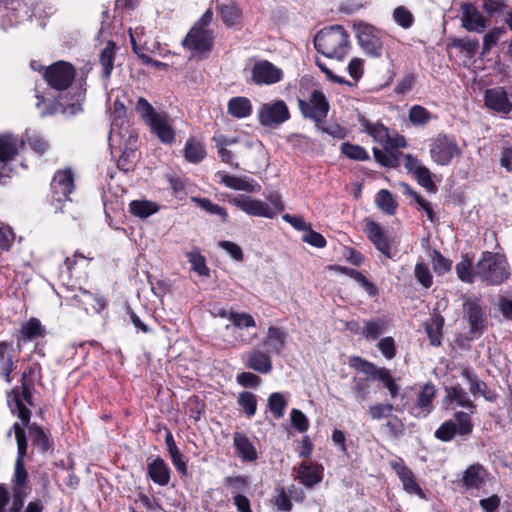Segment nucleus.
<instances>
[{
    "instance_id": "46",
    "label": "nucleus",
    "mask_w": 512,
    "mask_h": 512,
    "mask_svg": "<svg viewBox=\"0 0 512 512\" xmlns=\"http://www.w3.org/2000/svg\"><path fill=\"white\" fill-rule=\"evenodd\" d=\"M193 201L209 214L218 215L224 222L227 220L228 214L222 206L213 203L211 200L207 198L194 197Z\"/></svg>"
},
{
    "instance_id": "57",
    "label": "nucleus",
    "mask_w": 512,
    "mask_h": 512,
    "mask_svg": "<svg viewBox=\"0 0 512 512\" xmlns=\"http://www.w3.org/2000/svg\"><path fill=\"white\" fill-rule=\"evenodd\" d=\"M414 176L416 177L418 184L425 188L428 192L436 191V186L431 178V172L427 167L422 165L420 169L416 171Z\"/></svg>"
},
{
    "instance_id": "11",
    "label": "nucleus",
    "mask_w": 512,
    "mask_h": 512,
    "mask_svg": "<svg viewBox=\"0 0 512 512\" xmlns=\"http://www.w3.org/2000/svg\"><path fill=\"white\" fill-rule=\"evenodd\" d=\"M113 117L115 121L111 125L110 133H109V144L111 147H114L115 145H118V147L121 149V142L124 139L125 140V149L127 150V145H132L136 143L137 136L129 133L128 137L126 138L125 134H122L121 129L123 125L126 123L125 121V114H126V108L123 103L116 100L114 102L113 106Z\"/></svg>"
},
{
    "instance_id": "58",
    "label": "nucleus",
    "mask_w": 512,
    "mask_h": 512,
    "mask_svg": "<svg viewBox=\"0 0 512 512\" xmlns=\"http://www.w3.org/2000/svg\"><path fill=\"white\" fill-rule=\"evenodd\" d=\"M409 120L414 125H425L430 120V113L424 107L414 105L409 110Z\"/></svg>"
},
{
    "instance_id": "41",
    "label": "nucleus",
    "mask_w": 512,
    "mask_h": 512,
    "mask_svg": "<svg viewBox=\"0 0 512 512\" xmlns=\"http://www.w3.org/2000/svg\"><path fill=\"white\" fill-rule=\"evenodd\" d=\"M237 403L247 415L251 418L256 414L257 411V398L256 395L249 391H243L239 393Z\"/></svg>"
},
{
    "instance_id": "5",
    "label": "nucleus",
    "mask_w": 512,
    "mask_h": 512,
    "mask_svg": "<svg viewBox=\"0 0 512 512\" xmlns=\"http://www.w3.org/2000/svg\"><path fill=\"white\" fill-rule=\"evenodd\" d=\"M462 309L463 318L469 326V333L473 337L481 336L487 328V306L477 297H464Z\"/></svg>"
},
{
    "instance_id": "40",
    "label": "nucleus",
    "mask_w": 512,
    "mask_h": 512,
    "mask_svg": "<svg viewBox=\"0 0 512 512\" xmlns=\"http://www.w3.org/2000/svg\"><path fill=\"white\" fill-rule=\"evenodd\" d=\"M268 407L276 419H280L285 414L287 400L280 392H273L268 397Z\"/></svg>"
},
{
    "instance_id": "4",
    "label": "nucleus",
    "mask_w": 512,
    "mask_h": 512,
    "mask_svg": "<svg viewBox=\"0 0 512 512\" xmlns=\"http://www.w3.org/2000/svg\"><path fill=\"white\" fill-rule=\"evenodd\" d=\"M358 45L364 54L371 58H381L385 51L383 33L375 26L357 21L353 24Z\"/></svg>"
},
{
    "instance_id": "13",
    "label": "nucleus",
    "mask_w": 512,
    "mask_h": 512,
    "mask_svg": "<svg viewBox=\"0 0 512 512\" xmlns=\"http://www.w3.org/2000/svg\"><path fill=\"white\" fill-rule=\"evenodd\" d=\"M230 203L250 216L274 218V211L270 209V205L259 199L246 195H237L230 199Z\"/></svg>"
},
{
    "instance_id": "34",
    "label": "nucleus",
    "mask_w": 512,
    "mask_h": 512,
    "mask_svg": "<svg viewBox=\"0 0 512 512\" xmlns=\"http://www.w3.org/2000/svg\"><path fill=\"white\" fill-rule=\"evenodd\" d=\"M234 446L236 449V452L239 457L242 458L244 461H254L257 458V452L252 445V443L249 441V439L241 434V433H235L234 434Z\"/></svg>"
},
{
    "instance_id": "37",
    "label": "nucleus",
    "mask_w": 512,
    "mask_h": 512,
    "mask_svg": "<svg viewBox=\"0 0 512 512\" xmlns=\"http://www.w3.org/2000/svg\"><path fill=\"white\" fill-rule=\"evenodd\" d=\"M116 45L109 41L100 53L99 62L102 67V76L108 79L114 68Z\"/></svg>"
},
{
    "instance_id": "36",
    "label": "nucleus",
    "mask_w": 512,
    "mask_h": 512,
    "mask_svg": "<svg viewBox=\"0 0 512 512\" xmlns=\"http://www.w3.org/2000/svg\"><path fill=\"white\" fill-rule=\"evenodd\" d=\"M129 211L136 217L148 218L159 211V205L149 200H133L129 204Z\"/></svg>"
},
{
    "instance_id": "23",
    "label": "nucleus",
    "mask_w": 512,
    "mask_h": 512,
    "mask_svg": "<svg viewBox=\"0 0 512 512\" xmlns=\"http://www.w3.org/2000/svg\"><path fill=\"white\" fill-rule=\"evenodd\" d=\"M287 337V333L282 329L270 326L267 329V335L262 344L269 354L280 355L284 350Z\"/></svg>"
},
{
    "instance_id": "30",
    "label": "nucleus",
    "mask_w": 512,
    "mask_h": 512,
    "mask_svg": "<svg viewBox=\"0 0 512 512\" xmlns=\"http://www.w3.org/2000/svg\"><path fill=\"white\" fill-rule=\"evenodd\" d=\"M12 342L0 341V376L11 383V373L14 369Z\"/></svg>"
},
{
    "instance_id": "45",
    "label": "nucleus",
    "mask_w": 512,
    "mask_h": 512,
    "mask_svg": "<svg viewBox=\"0 0 512 512\" xmlns=\"http://www.w3.org/2000/svg\"><path fill=\"white\" fill-rule=\"evenodd\" d=\"M341 153L345 155L347 158L356 161H366L370 158L369 154L362 146L351 144L348 142L342 143Z\"/></svg>"
},
{
    "instance_id": "31",
    "label": "nucleus",
    "mask_w": 512,
    "mask_h": 512,
    "mask_svg": "<svg viewBox=\"0 0 512 512\" xmlns=\"http://www.w3.org/2000/svg\"><path fill=\"white\" fill-rule=\"evenodd\" d=\"M388 321L385 317H378L365 321L362 328V335L368 341H374L387 330Z\"/></svg>"
},
{
    "instance_id": "56",
    "label": "nucleus",
    "mask_w": 512,
    "mask_h": 512,
    "mask_svg": "<svg viewBox=\"0 0 512 512\" xmlns=\"http://www.w3.org/2000/svg\"><path fill=\"white\" fill-rule=\"evenodd\" d=\"M394 21L404 29H408L414 22L412 13L403 6L395 8L393 12Z\"/></svg>"
},
{
    "instance_id": "33",
    "label": "nucleus",
    "mask_w": 512,
    "mask_h": 512,
    "mask_svg": "<svg viewBox=\"0 0 512 512\" xmlns=\"http://www.w3.org/2000/svg\"><path fill=\"white\" fill-rule=\"evenodd\" d=\"M461 376L469 384V391L472 395L481 394L488 401L494 400V397H492L488 391L486 383L480 380L475 373L471 372L469 369H463Z\"/></svg>"
},
{
    "instance_id": "15",
    "label": "nucleus",
    "mask_w": 512,
    "mask_h": 512,
    "mask_svg": "<svg viewBox=\"0 0 512 512\" xmlns=\"http://www.w3.org/2000/svg\"><path fill=\"white\" fill-rule=\"evenodd\" d=\"M365 233L378 251L389 259L393 257L392 239L378 223L367 220L365 223Z\"/></svg>"
},
{
    "instance_id": "43",
    "label": "nucleus",
    "mask_w": 512,
    "mask_h": 512,
    "mask_svg": "<svg viewBox=\"0 0 512 512\" xmlns=\"http://www.w3.org/2000/svg\"><path fill=\"white\" fill-rule=\"evenodd\" d=\"M395 407L390 403H375L368 409L369 417L374 421H380L383 419L391 418Z\"/></svg>"
},
{
    "instance_id": "22",
    "label": "nucleus",
    "mask_w": 512,
    "mask_h": 512,
    "mask_svg": "<svg viewBox=\"0 0 512 512\" xmlns=\"http://www.w3.org/2000/svg\"><path fill=\"white\" fill-rule=\"evenodd\" d=\"M297 479L307 488H311L322 480L320 467L310 462H303L294 468Z\"/></svg>"
},
{
    "instance_id": "42",
    "label": "nucleus",
    "mask_w": 512,
    "mask_h": 512,
    "mask_svg": "<svg viewBox=\"0 0 512 512\" xmlns=\"http://www.w3.org/2000/svg\"><path fill=\"white\" fill-rule=\"evenodd\" d=\"M22 338L26 341H31L44 335V328L37 318L29 319L21 327Z\"/></svg>"
},
{
    "instance_id": "25",
    "label": "nucleus",
    "mask_w": 512,
    "mask_h": 512,
    "mask_svg": "<svg viewBox=\"0 0 512 512\" xmlns=\"http://www.w3.org/2000/svg\"><path fill=\"white\" fill-rule=\"evenodd\" d=\"M362 126L364 127V130L371 136L373 139L380 144L387 146L391 145L393 146L394 143H392L391 138L389 136L388 129L380 122L371 123L368 120L362 121ZM396 146H404L405 140L404 138H399L397 142L395 143Z\"/></svg>"
},
{
    "instance_id": "26",
    "label": "nucleus",
    "mask_w": 512,
    "mask_h": 512,
    "mask_svg": "<svg viewBox=\"0 0 512 512\" xmlns=\"http://www.w3.org/2000/svg\"><path fill=\"white\" fill-rule=\"evenodd\" d=\"M147 473L150 479L159 486H166L170 482L171 470L161 457H156L148 463Z\"/></svg>"
},
{
    "instance_id": "64",
    "label": "nucleus",
    "mask_w": 512,
    "mask_h": 512,
    "mask_svg": "<svg viewBox=\"0 0 512 512\" xmlns=\"http://www.w3.org/2000/svg\"><path fill=\"white\" fill-rule=\"evenodd\" d=\"M302 241L316 248H324L327 243L325 238L320 233L311 229V225L303 234Z\"/></svg>"
},
{
    "instance_id": "38",
    "label": "nucleus",
    "mask_w": 512,
    "mask_h": 512,
    "mask_svg": "<svg viewBox=\"0 0 512 512\" xmlns=\"http://www.w3.org/2000/svg\"><path fill=\"white\" fill-rule=\"evenodd\" d=\"M29 434L33 444L36 445L42 453L52 448V440L40 427L36 425L29 426Z\"/></svg>"
},
{
    "instance_id": "59",
    "label": "nucleus",
    "mask_w": 512,
    "mask_h": 512,
    "mask_svg": "<svg viewBox=\"0 0 512 512\" xmlns=\"http://www.w3.org/2000/svg\"><path fill=\"white\" fill-rule=\"evenodd\" d=\"M452 262L445 258L439 251L434 250L432 254V266L434 271L443 275L451 269Z\"/></svg>"
},
{
    "instance_id": "21",
    "label": "nucleus",
    "mask_w": 512,
    "mask_h": 512,
    "mask_svg": "<svg viewBox=\"0 0 512 512\" xmlns=\"http://www.w3.org/2000/svg\"><path fill=\"white\" fill-rule=\"evenodd\" d=\"M462 24L468 31L482 33L486 28V21L475 5L463 3L461 5Z\"/></svg>"
},
{
    "instance_id": "48",
    "label": "nucleus",
    "mask_w": 512,
    "mask_h": 512,
    "mask_svg": "<svg viewBox=\"0 0 512 512\" xmlns=\"http://www.w3.org/2000/svg\"><path fill=\"white\" fill-rule=\"evenodd\" d=\"M220 15L226 26L237 25L241 20V12L234 5H223L220 8Z\"/></svg>"
},
{
    "instance_id": "9",
    "label": "nucleus",
    "mask_w": 512,
    "mask_h": 512,
    "mask_svg": "<svg viewBox=\"0 0 512 512\" xmlns=\"http://www.w3.org/2000/svg\"><path fill=\"white\" fill-rule=\"evenodd\" d=\"M290 118L289 109L283 100L264 103L259 110L258 119L261 125L275 128Z\"/></svg>"
},
{
    "instance_id": "12",
    "label": "nucleus",
    "mask_w": 512,
    "mask_h": 512,
    "mask_svg": "<svg viewBox=\"0 0 512 512\" xmlns=\"http://www.w3.org/2000/svg\"><path fill=\"white\" fill-rule=\"evenodd\" d=\"M431 158L439 165H448L453 158L460 156L461 150L454 139L438 136L430 149Z\"/></svg>"
},
{
    "instance_id": "20",
    "label": "nucleus",
    "mask_w": 512,
    "mask_h": 512,
    "mask_svg": "<svg viewBox=\"0 0 512 512\" xmlns=\"http://www.w3.org/2000/svg\"><path fill=\"white\" fill-rule=\"evenodd\" d=\"M216 177L224 186L233 190L259 192L261 189L260 185L255 180L246 176H234L219 171L216 173Z\"/></svg>"
},
{
    "instance_id": "55",
    "label": "nucleus",
    "mask_w": 512,
    "mask_h": 512,
    "mask_svg": "<svg viewBox=\"0 0 512 512\" xmlns=\"http://www.w3.org/2000/svg\"><path fill=\"white\" fill-rule=\"evenodd\" d=\"M414 275L417 281L425 288H430L433 284V276L428 266L422 262L417 263L414 269Z\"/></svg>"
},
{
    "instance_id": "6",
    "label": "nucleus",
    "mask_w": 512,
    "mask_h": 512,
    "mask_svg": "<svg viewBox=\"0 0 512 512\" xmlns=\"http://www.w3.org/2000/svg\"><path fill=\"white\" fill-rule=\"evenodd\" d=\"M26 374L22 376L21 388H15L8 395V404L13 413H17V416L25 427L29 426L31 411L25 406V403L32 406V392L31 387L26 383Z\"/></svg>"
},
{
    "instance_id": "28",
    "label": "nucleus",
    "mask_w": 512,
    "mask_h": 512,
    "mask_svg": "<svg viewBox=\"0 0 512 512\" xmlns=\"http://www.w3.org/2000/svg\"><path fill=\"white\" fill-rule=\"evenodd\" d=\"M246 366L261 374H268L273 368L270 354L261 350H253L248 354Z\"/></svg>"
},
{
    "instance_id": "19",
    "label": "nucleus",
    "mask_w": 512,
    "mask_h": 512,
    "mask_svg": "<svg viewBox=\"0 0 512 512\" xmlns=\"http://www.w3.org/2000/svg\"><path fill=\"white\" fill-rule=\"evenodd\" d=\"M484 102L487 108L497 113L508 114L512 109V104L503 87L487 89L484 95Z\"/></svg>"
},
{
    "instance_id": "47",
    "label": "nucleus",
    "mask_w": 512,
    "mask_h": 512,
    "mask_svg": "<svg viewBox=\"0 0 512 512\" xmlns=\"http://www.w3.org/2000/svg\"><path fill=\"white\" fill-rule=\"evenodd\" d=\"M455 270L458 278L466 283H472L476 276L474 268H472V262L467 257H463V259L456 264Z\"/></svg>"
},
{
    "instance_id": "61",
    "label": "nucleus",
    "mask_w": 512,
    "mask_h": 512,
    "mask_svg": "<svg viewBox=\"0 0 512 512\" xmlns=\"http://www.w3.org/2000/svg\"><path fill=\"white\" fill-rule=\"evenodd\" d=\"M375 160L385 167H395L398 165V158L393 152H384L378 148H373Z\"/></svg>"
},
{
    "instance_id": "3",
    "label": "nucleus",
    "mask_w": 512,
    "mask_h": 512,
    "mask_svg": "<svg viewBox=\"0 0 512 512\" xmlns=\"http://www.w3.org/2000/svg\"><path fill=\"white\" fill-rule=\"evenodd\" d=\"M136 111L162 143L171 144L174 142L175 132L171 120L165 112H156L153 106L143 97L138 99Z\"/></svg>"
},
{
    "instance_id": "51",
    "label": "nucleus",
    "mask_w": 512,
    "mask_h": 512,
    "mask_svg": "<svg viewBox=\"0 0 512 512\" xmlns=\"http://www.w3.org/2000/svg\"><path fill=\"white\" fill-rule=\"evenodd\" d=\"M192 269L201 276H208L209 269L206 266L205 258L197 251H191L186 254Z\"/></svg>"
},
{
    "instance_id": "53",
    "label": "nucleus",
    "mask_w": 512,
    "mask_h": 512,
    "mask_svg": "<svg viewBox=\"0 0 512 512\" xmlns=\"http://www.w3.org/2000/svg\"><path fill=\"white\" fill-rule=\"evenodd\" d=\"M454 418L459 435H469L473 431V424L468 413L462 411L456 412Z\"/></svg>"
},
{
    "instance_id": "50",
    "label": "nucleus",
    "mask_w": 512,
    "mask_h": 512,
    "mask_svg": "<svg viewBox=\"0 0 512 512\" xmlns=\"http://www.w3.org/2000/svg\"><path fill=\"white\" fill-rule=\"evenodd\" d=\"M375 379L383 383L384 387L388 389L392 399L397 397L400 387L395 383V380L392 378L388 369L381 368Z\"/></svg>"
},
{
    "instance_id": "8",
    "label": "nucleus",
    "mask_w": 512,
    "mask_h": 512,
    "mask_svg": "<svg viewBox=\"0 0 512 512\" xmlns=\"http://www.w3.org/2000/svg\"><path fill=\"white\" fill-rule=\"evenodd\" d=\"M44 77L51 88L66 90L75 78V69L70 63L59 61L46 68Z\"/></svg>"
},
{
    "instance_id": "39",
    "label": "nucleus",
    "mask_w": 512,
    "mask_h": 512,
    "mask_svg": "<svg viewBox=\"0 0 512 512\" xmlns=\"http://www.w3.org/2000/svg\"><path fill=\"white\" fill-rule=\"evenodd\" d=\"M206 155L203 145L193 138L186 141L185 158L190 163L200 162Z\"/></svg>"
},
{
    "instance_id": "24",
    "label": "nucleus",
    "mask_w": 512,
    "mask_h": 512,
    "mask_svg": "<svg viewBox=\"0 0 512 512\" xmlns=\"http://www.w3.org/2000/svg\"><path fill=\"white\" fill-rule=\"evenodd\" d=\"M486 477L487 472L484 467L476 463L464 471L461 482L466 490H478L485 484Z\"/></svg>"
},
{
    "instance_id": "49",
    "label": "nucleus",
    "mask_w": 512,
    "mask_h": 512,
    "mask_svg": "<svg viewBox=\"0 0 512 512\" xmlns=\"http://www.w3.org/2000/svg\"><path fill=\"white\" fill-rule=\"evenodd\" d=\"M229 321L239 329L255 327L256 323L252 315L245 312L230 311Z\"/></svg>"
},
{
    "instance_id": "35",
    "label": "nucleus",
    "mask_w": 512,
    "mask_h": 512,
    "mask_svg": "<svg viewBox=\"0 0 512 512\" xmlns=\"http://www.w3.org/2000/svg\"><path fill=\"white\" fill-rule=\"evenodd\" d=\"M228 113L235 118L242 119L250 116L252 105L246 97H233L228 102Z\"/></svg>"
},
{
    "instance_id": "52",
    "label": "nucleus",
    "mask_w": 512,
    "mask_h": 512,
    "mask_svg": "<svg viewBox=\"0 0 512 512\" xmlns=\"http://www.w3.org/2000/svg\"><path fill=\"white\" fill-rule=\"evenodd\" d=\"M23 141L24 144L27 143L39 155L44 154L49 148L48 142L36 133L27 132Z\"/></svg>"
},
{
    "instance_id": "29",
    "label": "nucleus",
    "mask_w": 512,
    "mask_h": 512,
    "mask_svg": "<svg viewBox=\"0 0 512 512\" xmlns=\"http://www.w3.org/2000/svg\"><path fill=\"white\" fill-rule=\"evenodd\" d=\"M435 397V387L432 384H425L417 396L414 415L416 417H426L432 411V400Z\"/></svg>"
},
{
    "instance_id": "63",
    "label": "nucleus",
    "mask_w": 512,
    "mask_h": 512,
    "mask_svg": "<svg viewBox=\"0 0 512 512\" xmlns=\"http://www.w3.org/2000/svg\"><path fill=\"white\" fill-rule=\"evenodd\" d=\"M383 428L386 430L387 434L392 438H399L404 434V424L398 417H393L389 419L383 425Z\"/></svg>"
},
{
    "instance_id": "14",
    "label": "nucleus",
    "mask_w": 512,
    "mask_h": 512,
    "mask_svg": "<svg viewBox=\"0 0 512 512\" xmlns=\"http://www.w3.org/2000/svg\"><path fill=\"white\" fill-rule=\"evenodd\" d=\"M282 77V70L267 60L256 62L251 70V80L257 85H272Z\"/></svg>"
},
{
    "instance_id": "27",
    "label": "nucleus",
    "mask_w": 512,
    "mask_h": 512,
    "mask_svg": "<svg viewBox=\"0 0 512 512\" xmlns=\"http://www.w3.org/2000/svg\"><path fill=\"white\" fill-rule=\"evenodd\" d=\"M140 35H143V28L137 27L134 30H132L131 28L129 29V36H130V42L132 45V49L138 55V57L141 59V61L144 64H149V65L155 66L157 68L166 67L167 64L152 59L144 52L145 50H150V48L146 47V43H144L143 45L138 44V40L140 41Z\"/></svg>"
},
{
    "instance_id": "2",
    "label": "nucleus",
    "mask_w": 512,
    "mask_h": 512,
    "mask_svg": "<svg viewBox=\"0 0 512 512\" xmlns=\"http://www.w3.org/2000/svg\"><path fill=\"white\" fill-rule=\"evenodd\" d=\"M477 277L489 285H499L510 276L508 262L504 255L493 252H483L474 266Z\"/></svg>"
},
{
    "instance_id": "7",
    "label": "nucleus",
    "mask_w": 512,
    "mask_h": 512,
    "mask_svg": "<svg viewBox=\"0 0 512 512\" xmlns=\"http://www.w3.org/2000/svg\"><path fill=\"white\" fill-rule=\"evenodd\" d=\"M182 44L191 51L192 56L201 59L207 58L214 44L213 30H200L192 27Z\"/></svg>"
},
{
    "instance_id": "54",
    "label": "nucleus",
    "mask_w": 512,
    "mask_h": 512,
    "mask_svg": "<svg viewBox=\"0 0 512 512\" xmlns=\"http://www.w3.org/2000/svg\"><path fill=\"white\" fill-rule=\"evenodd\" d=\"M456 433H458L456 423L448 420L435 431V437L443 442H448L455 437Z\"/></svg>"
},
{
    "instance_id": "44",
    "label": "nucleus",
    "mask_w": 512,
    "mask_h": 512,
    "mask_svg": "<svg viewBox=\"0 0 512 512\" xmlns=\"http://www.w3.org/2000/svg\"><path fill=\"white\" fill-rule=\"evenodd\" d=\"M376 203L379 209L388 215H393L396 210V203L392 194L385 189L380 190L376 196Z\"/></svg>"
},
{
    "instance_id": "32",
    "label": "nucleus",
    "mask_w": 512,
    "mask_h": 512,
    "mask_svg": "<svg viewBox=\"0 0 512 512\" xmlns=\"http://www.w3.org/2000/svg\"><path fill=\"white\" fill-rule=\"evenodd\" d=\"M446 399L456 406L469 409L473 412L474 403L469 399L467 392L459 385H453L446 388Z\"/></svg>"
},
{
    "instance_id": "18",
    "label": "nucleus",
    "mask_w": 512,
    "mask_h": 512,
    "mask_svg": "<svg viewBox=\"0 0 512 512\" xmlns=\"http://www.w3.org/2000/svg\"><path fill=\"white\" fill-rule=\"evenodd\" d=\"M391 468L399 477L403 489L409 494H415L424 499L425 494L419 484L416 482L413 472L405 465L402 459L390 461Z\"/></svg>"
},
{
    "instance_id": "1",
    "label": "nucleus",
    "mask_w": 512,
    "mask_h": 512,
    "mask_svg": "<svg viewBox=\"0 0 512 512\" xmlns=\"http://www.w3.org/2000/svg\"><path fill=\"white\" fill-rule=\"evenodd\" d=\"M315 49L327 58L342 61L349 53V34L341 25L321 29L314 37Z\"/></svg>"
},
{
    "instance_id": "17",
    "label": "nucleus",
    "mask_w": 512,
    "mask_h": 512,
    "mask_svg": "<svg viewBox=\"0 0 512 512\" xmlns=\"http://www.w3.org/2000/svg\"><path fill=\"white\" fill-rule=\"evenodd\" d=\"M12 429L15 432V437L17 441V447H18V457L15 464V482L19 488H22L26 483L27 478V472L25 470L24 464H23V457L26 455L27 452V441H26V435L24 429L21 427L19 423H14Z\"/></svg>"
},
{
    "instance_id": "62",
    "label": "nucleus",
    "mask_w": 512,
    "mask_h": 512,
    "mask_svg": "<svg viewBox=\"0 0 512 512\" xmlns=\"http://www.w3.org/2000/svg\"><path fill=\"white\" fill-rule=\"evenodd\" d=\"M353 366L360 372H363L364 374L368 375L369 377L375 378L381 368L377 367L375 364L368 362L366 360H363L360 357H355L353 359Z\"/></svg>"
},
{
    "instance_id": "16",
    "label": "nucleus",
    "mask_w": 512,
    "mask_h": 512,
    "mask_svg": "<svg viewBox=\"0 0 512 512\" xmlns=\"http://www.w3.org/2000/svg\"><path fill=\"white\" fill-rule=\"evenodd\" d=\"M74 190V176L71 169L59 170L51 182L52 199L57 202L66 201Z\"/></svg>"
},
{
    "instance_id": "10",
    "label": "nucleus",
    "mask_w": 512,
    "mask_h": 512,
    "mask_svg": "<svg viewBox=\"0 0 512 512\" xmlns=\"http://www.w3.org/2000/svg\"><path fill=\"white\" fill-rule=\"evenodd\" d=\"M298 106L301 114L305 118H310L316 123H320L326 118L329 111V104L325 95L319 91L314 90L311 94L310 100H298Z\"/></svg>"
},
{
    "instance_id": "60",
    "label": "nucleus",
    "mask_w": 512,
    "mask_h": 512,
    "mask_svg": "<svg viewBox=\"0 0 512 512\" xmlns=\"http://www.w3.org/2000/svg\"><path fill=\"white\" fill-rule=\"evenodd\" d=\"M248 479L244 476L226 477L225 485L231 490L234 495L241 494L248 487Z\"/></svg>"
}]
</instances>
